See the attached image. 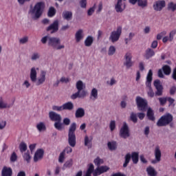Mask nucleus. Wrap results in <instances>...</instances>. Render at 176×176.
<instances>
[{
    "instance_id": "de8ad7c7",
    "label": "nucleus",
    "mask_w": 176,
    "mask_h": 176,
    "mask_svg": "<svg viewBox=\"0 0 176 176\" xmlns=\"http://www.w3.org/2000/svg\"><path fill=\"white\" fill-rule=\"evenodd\" d=\"M19 149L21 153L25 152V151H27V144L24 143V142H21L19 144Z\"/></svg>"
},
{
    "instance_id": "c03bdc74",
    "label": "nucleus",
    "mask_w": 176,
    "mask_h": 176,
    "mask_svg": "<svg viewBox=\"0 0 176 176\" xmlns=\"http://www.w3.org/2000/svg\"><path fill=\"white\" fill-rule=\"evenodd\" d=\"M162 71H164L165 75H170L171 74V67L168 65H164L162 67Z\"/></svg>"
},
{
    "instance_id": "f257e3e1",
    "label": "nucleus",
    "mask_w": 176,
    "mask_h": 176,
    "mask_svg": "<svg viewBox=\"0 0 176 176\" xmlns=\"http://www.w3.org/2000/svg\"><path fill=\"white\" fill-rule=\"evenodd\" d=\"M38 72H39V67H32L30 71V79L36 86H42L46 82L47 73L46 71L41 70L38 76Z\"/></svg>"
},
{
    "instance_id": "864d4df0",
    "label": "nucleus",
    "mask_w": 176,
    "mask_h": 176,
    "mask_svg": "<svg viewBox=\"0 0 176 176\" xmlns=\"http://www.w3.org/2000/svg\"><path fill=\"white\" fill-rule=\"evenodd\" d=\"M53 111H56L57 112H61L64 111L63 104L60 106L54 105L52 106Z\"/></svg>"
},
{
    "instance_id": "09e8293b",
    "label": "nucleus",
    "mask_w": 176,
    "mask_h": 176,
    "mask_svg": "<svg viewBox=\"0 0 176 176\" xmlns=\"http://www.w3.org/2000/svg\"><path fill=\"white\" fill-rule=\"evenodd\" d=\"M28 36H24L19 38V43L20 45H25V43H28Z\"/></svg>"
},
{
    "instance_id": "680f3d73",
    "label": "nucleus",
    "mask_w": 176,
    "mask_h": 176,
    "mask_svg": "<svg viewBox=\"0 0 176 176\" xmlns=\"http://www.w3.org/2000/svg\"><path fill=\"white\" fill-rule=\"evenodd\" d=\"M63 124L64 126H69L71 124V119L69 118H64L63 120Z\"/></svg>"
},
{
    "instance_id": "0e129e2a",
    "label": "nucleus",
    "mask_w": 176,
    "mask_h": 176,
    "mask_svg": "<svg viewBox=\"0 0 176 176\" xmlns=\"http://www.w3.org/2000/svg\"><path fill=\"white\" fill-rule=\"evenodd\" d=\"M17 160V154L16 153H12L10 156V162L14 163Z\"/></svg>"
},
{
    "instance_id": "2eb2a0df",
    "label": "nucleus",
    "mask_w": 176,
    "mask_h": 176,
    "mask_svg": "<svg viewBox=\"0 0 176 176\" xmlns=\"http://www.w3.org/2000/svg\"><path fill=\"white\" fill-rule=\"evenodd\" d=\"M45 154V151L42 148H38L36 151L34 155V162H39L43 159V155Z\"/></svg>"
},
{
    "instance_id": "4c0bfd02",
    "label": "nucleus",
    "mask_w": 176,
    "mask_h": 176,
    "mask_svg": "<svg viewBox=\"0 0 176 176\" xmlns=\"http://www.w3.org/2000/svg\"><path fill=\"white\" fill-rule=\"evenodd\" d=\"M107 146L110 151H115L118 148V144L115 141H111L107 143Z\"/></svg>"
},
{
    "instance_id": "338daca9",
    "label": "nucleus",
    "mask_w": 176,
    "mask_h": 176,
    "mask_svg": "<svg viewBox=\"0 0 176 176\" xmlns=\"http://www.w3.org/2000/svg\"><path fill=\"white\" fill-rule=\"evenodd\" d=\"M159 101L160 105H165L166 102H167V98H160Z\"/></svg>"
},
{
    "instance_id": "4d7b16f0",
    "label": "nucleus",
    "mask_w": 176,
    "mask_h": 176,
    "mask_svg": "<svg viewBox=\"0 0 176 176\" xmlns=\"http://www.w3.org/2000/svg\"><path fill=\"white\" fill-rule=\"evenodd\" d=\"M175 34H176L175 29H174L170 32V33H169L170 42H173V41H174V36H175Z\"/></svg>"
},
{
    "instance_id": "49530a36",
    "label": "nucleus",
    "mask_w": 176,
    "mask_h": 176,
    "mask_svg": "<svg viewBox=\"0 0 176 176\" xmlns=\"http://www.w3.org/2000/svg\"><path fill=\"white\" fill-rule=\"evenodd\" d=\"M22 87H24V89H30V87H31V82H30V80H25L22 83Z\"/></svg>"
},
{
    "instance_id": "603ef678",
    "label": "nucleus",
    "mask_w": 176,
    "mask_h": 176,
    "mask_svg": "<svg viewBox=\"0 0 176 176\" xmlns=\"http://www.w3.org/2000/svg\"><path fill=\"white\" fill-rule=\"evenodd\" d=\"M167 35V32L166 30H164L161 32L160 33L157 34V41H160L163 36H166Z\"/></svg>"
},
{
    "instance_id": "412c9836",
    "label": "nucleus",
    "mask_w": 176,
    "mask_h": 176,
    "mask_svg": "<svg viewBox=\"0 0 176 176\" xmlns=\"http://www.w3.org/2000/svg\"><path fill=\"white\" fill-rule=\"evenodd\" d=\"M83 38H85V31H83L82 29H79L76 32L75 34L76 42L79 43L80 41H82Z\"/></svg>"
},
{
    "instance_id": "e2e57ef3",
    "label": "nucleus",
    "mask_w": 176,
    "mask_h": 176,
    "mask_svg": "<svg viewBox=\"0 0 176 176\" xmlns=\"http://www.w3.org/2000/svg\"><path fill=\"white\" fill-rule=\"evenodd\" d=\"M80 6L82 9H86V7L87 6V0H80Z\"/></svg>"
},
{
    "instance_id": "7c9ffc66",
    "label": "nucleus",
    "mask_w": 176,
    "mask_h": 176,
    "mask_svg": "<svg viewBox=\"0 0 176 176\" xmlns=\"http://www.w3.org/2000/svg\"><path fill=\"white\" fill-rule=\"evenodd\" d=\"M153 56H155V51H153V50L147 49L146 50V52H145V54H144V58L146 60H149V58L153 57Z\"/></svg>"
},
{
    "instance_id": "a19ab883",
    "label": "nucleus",
    "mask_w": 176,
    "mask_h": 176,
    "mask_svg": "<svg viewBox=\"0 0 176 176\" xmlns=\"http://www.w3.org/2000/svg\"><path fill=\"white\" fill-rule=\"evenodd\" d=\"M137 113L132 112L130 114V117L129 119L130 120H131V122H133V123H137V122H138V118H137Z\"/></svg>"
},
{
    "instance_id": "20e7f679",
    "label": "nucleus",
    "mask_w": 176,
    "mask_h": 176,
    "mask_svg": "<svg viewBox=\"0 0 176 176\" xmlns=\"http://www.w3.org/2000/svg\"><path fill=\"white\" fill-rule=\"evenodd\" d=\"M153 76V72L151 69H150L146 76V91L148 97H155V92L153 89H152V79Z\"/></svg>"
},
{
    "instance_id": "ea45409f",
    "label": "nucleus",
    "mask_w": 176,
    "mask_h": 176,
    "mask_svg": "<svg viewBox=\"0 0 176 176\" xmlns=\"http://www.w3.org/2000/svg\"><path fill=\"white\" fill-rule=\"evenodd\" d=\"M76 130V123H72L69 129L68 135H75V131Z\"/></svg>"
},
{
    "instance_id": "bb28decb",
    "label": "nucleus",
    "mask_w": 176,
    "mask_h": 176,
    "mask_svg": "<svg viewBox=\"0 0 176 176\" xmlns=\"http://www.w3.org/2000/svg\"><path fill=\"white\" fill-rule=\"evenodd\" d=\"M36 128L37 129L39 133H42L46 131V124L43 122H40L36 124Z\"/></svg>"
},
{
    "instance_id": "c756f323",
    "label": "nucleus",
    "mask_w": 176,
    "mask_h": 176,
    "mask_svg": "<svg viewBox=\"0 0 176 176\" xmlns=\"http://www.w3.org/2000/svg\"><path fill=\"white\" fill-rule=\"evenodd\" d=\"M1 174L3 176H12V168L4 166L2 169Z\"/></svg>"
},
{
    "instance_id": "423d86ee",
    "label": "nucleus",
    "mask_w": 176,
    "mask_h": 176,
    "mask_svg": "<svg viewBox=\"0 0 176 176\" xmlns=\"http://www.w3.org/2000/svg\"><path fill=\"white\" fill-rule=\"evenodd\" d=\"M135 102L138 111L145 112L148 109V100L146 99L141 96H137L135 98Z\"/></svg>"
},
{
    "instance_id": "b1692460",
    "label": "nucleus",
    "mask_w": 176,
    "mask_h": 176,
    "mask_svg": "<svg viewBox=\"0 0 176 176\" xmlns=\"http://www.w3.org/2000/svg\"><path fill=\"white\" fill-rule=\"evenodd\" d=\"M86 96L87 95L85 91L79 92V91H77V92L72 95L71 98L72 100H76V98H85Z\"/></svg>"
},
{
    "instance_id": "39448f33",
    "label": "nucleus",
    "mask_w": 176,
    "mask_h": 176,
    "mask_svg": "<svg viewBox=\"0 0 176 176\" xmlns=\"http://www.w3.org/2000/svg\"><path fill=\"white\" fill-rule=\"evenodd\" d=\"M138 152H132L128 153L126 154L124 157V162L123 164V167H127L129 163H130V160L132 159L133 163L134 164H137L138 163Z\"/></svg>"
},
{
    "instance_id": "5701e85b",
    "label": "nucleus",
    "mask_w": 176,
    "mask_h": 176,
    "mask_svg": "<svg viewBox=\"0 0 176 176\" xmlns=\"http://www.w3.org/2000/svg\"><path fill=\"white\" fill-rule=\"evenodd\" d=\"M68 143L70 146L74 148V146L76 145V135H68Z\"/></svg>"
},
{
    "instance_id": "6e6552de",
    "label": "nucleus",
    "mask_w": 176,
    "mask_h": 176,
    "mask_svg": "<svg viewBox=\"0 0 176 176\" xmlns=\"http://www.w3.org/2000/svg\"><path fill=\"white\" fill-rule=\"evenodd\" d=\"M173 122V116L171 114H166L162 116L157 122L158 127H163V126H167Z\"/></svg>"
},
{
    "instance_id": "37998d69",
    "label": "nucleus",
    "mask_w": 176,
    "mask_h": 176,
    "mask_svg": "<svg viewBox=\"0 0 176 176\" xmlns=\"http://www.w3.org/2000/svg\"><path fill=\"white\" fill-rule=\"evenodd\" d=\"M51 38H52V36H48V35L45 36L41 38V43H43V45H45L46 43H48V45H49Z\"/></svg>"
},
{
    "instance_id": "ddd939ff",
    "label": "nucleus",
    "mask_w": 176,
    "mask_h": 176,
    "mask_svg": "<svg viewBox=\"0 0 176 176\" xmlns=\"http://www.w3.org/2000/svg\"><path fill=\"white\" fill-rule=\"evenodd\" d=\"M76 89L80 93L85 92V96H87V91H86V83L82 80H78L76 82Z\"/></svg>"
},
{
    "instance_id": "3c124183",
    "label": "nucleus",
    "mask_w": 176,
    "mask_h": 176,
    "mask_svg": "<svg viewBox=\"0 0 176 176\" xmlns=\"http://www.w3.org/2000/svg\"><path fill=\"white\" fill-rule=\"evenodd\" d=\"M110 131H114L116 129V121L111 120L109 124Z\"/></svg>"
},
{
    "instance_id": "79ce46f5",
    "label": "nucleus",
    "mask_w": 176,
    "mask_h": 176,
    "mask_svg": "<svg viewBox=\"0 0 176 176\" xmlns=\"http://www.w3.org/2000/svg\"><path fill=\"white\" fill-rule=\"evenodd\" d=\"M56 8L54 7H50L48 10V17H53L56 15Z\"/></svg>"
},
{
    "instance_id": "13d9d810",
    "label": "nucleus",
    "mask_w": 176,
    "mask_h": 176,
    "mask_svg": "<svg viewBox=\"0 0 176 176\" xmlns=\"http://www.w3.org/2000/svg\"><path fill=\"white\" fill-rule=\"evenodd\" d=\"M168 8L170 10H172V12H174V10H176V3L170 2L168 5Z\"/></svg>"
},
{
    "instance_id": "7ed1b4c3",
    "label": "nucleus",
    "mask_w": 176,
    "mask_h": 176,
    "mask_svg": "<svg viewBox=\"0 0 176 176\" xmlns=\"http://www.w3.org/2000/svg\"><path fill=\"white\" fill-rule=\"evenodd\" d=\"M107 171H109L108 166H101L94 169V165L89 164L85 176H91V174H93L94 176H98L101 175V174H104V173H107Z\"/></svg>"
},
{
    "instance_id": "774afa93",
    "label": "nucleus",
    "mask_w": 176,
    "mask_h": 176,
    "mask_svg": "<svg viewBox=\"0 0 176 176\" xmlns=\"http://www.w3.org/2000/svg\"><path fill=\"white\" fill-rule=\"evenodd\" d=\"M63 152H65V153H72V148L69 146H67Z\"/></svg>"
},
{
    "instance_id": "69168bd1",
    "label": "nucleus",
    "mask_w": 176,
    "mask_h": 176,
    "mask_svg": "<svg viewBox=\"0 0 176 176\" xmlns=\"http://www.w3.org/2000/svg\"><path fill=\"white\" fill-rule=\"evenodd\" d=\"M6 124H8L6 120L0 121V130H3L6 127Z\"/></svg>"
},
{
    "instance_id": "6e6d98bb",
    "label": "nucleus",
    "mask_w": 176,
    "mask_h": 176,
    "mask_svg": "<svg viewBox=\"0 0 176 176\" xmlns=\"http://www.w3.org/2000/svg\"><path fill=\"white\" fill-rule=\"evenodd\" d=\"M116 83H117L116 79H115L114 78H111L110 80L107 81V85L108 86H113L116 85Z\"/></svg>"
},
{
    "instance_id": "1a4fd4ad",
    "label": "nucleus",
    "mask_w": 176,
    "mask_h": 176,
    "mask_svg": "<svg viewBox=\"0 0 176 176\" xmlns=\"http://www.w3.org/2000/svg\"><path fill=\"white\" fill-rule=\"evenodd\" d=\"M119 135L121 138H124V140L130 137V128H129V124L126 122H123L120 129Z\"/></svg>"
},
{
    "instance_id": "e433bc0d",
    "label": "nucleus",
    "mask_w": 176,
    "mask_h": 176,
    "mask_svg": "<svg viewBox=\"0 0 176 176\" xmlns=\"http://www.w3.org/2000/svg\"><path fill=\"white\" fill-rule=\"evenodd\" d=\"M74 166V160L69 159L67 160L63 164V168L65 170V168H71V167Z\"/></svg>"
},
{
    "instance_id": "a878e982",
    "label": "nucleus",
    "mask_w": 176,
    "mask_h": 176,
    "mask_svg": "<svg viewBox=\"0 0 176 176\" xmlns=\"http://www.w3.org/2000/svg\"><path fill=\"white\" fill-rule=\"evenodd\" d=\"M83 116H85V109L83 108L77 109L75 113V117L77 119H80L81 118H83Z\"/></svg>"
},
{
    "instance_id": "58836bf2",
    "label": "nucleus",
    "mask_w": 176,
    "mask_h": 176,
    "mask_svg": "<svg viewBox=\"0 0 176 176\" xmlns=\"http://www.w3.org/2000/svg\"><path fill=\"white\" fill-rule=\"evenodd\" d=\"M116 53V47L115 45H111L107 51L108 56H114Z\"/></svg>"
},
{
    "instance_id": "8fccbe9b",
    "label": "nucleus",
    "mask_w": 176,
    "mask_h": 176,
    "mask_svg": "<svg viewBox=\"0 0 176 176\" xmlns=\"http://www.w3.org/2000/svg\"><path fill=\"white\" fill-rule=\"evenodd\" d=\"M94 163L96 166H101V164H104V160L98 157L94 160Z\"/></svg>"
},
{
    "instance_id": "f704fd0d",
    "label": "nucleus",
    "mask_w": 176,
    "mask_h": 176,
    "mask_svg": "<svg viewBox=\"0 0 176 176\" xmlns=\"http://www.w3.org/2000/svg\"><path fill=\"white\" fill-rule=\"evenodd\" d=\"M93 42H94V38L91 36H89L85 40V45L87 47H90L93 45Z\"/></svg>"
},
{
    "instance_id": "9d476101",
    "label": "nucleus",
    "mask_w": 176,
    "mask_h": 176,
    "mask_svg": "<svg viewBox=\"0 0 176 176\" xmlns=\"http://www.w3.org/2000/svg\"><path fill=\"white\" fill-rule=\"evenodd\" d=\"M120 35H122V28L118 27L116 30H113L111 33L109 39L110 42H112V43H115V42H118V41H119Z\"/></svg>"
},
{
    "instance_id": "f3484780",
    "label": "nucleus",
    "mask_w": 176,
    "mask_h": 176,
    "mask_svg": "<svg viewBox=\"0 0 176 176\" xmlns=\"http://www.w3.org/2000/svg\"><path fill=\"white\" fill-rule=\"evenodd\" d=\"M153 85L157 89L156 95L162 96L163 94V85H162V82L159 80H155L153 82Z\"/></svg>"
},
{
    "instance_id": "2f4dec72",
    "label": "nucleus",
    "mask_w": 176,
    "mask_h": 176,
    "mask_svg": "<svg viewBox=\"0 0 176 176\" xmlns=\"http://www.w3.org/2000/svg\"><path fill=\"white\" fill-rule=\"evenodd\" d=\"M147 174L149 176H157V171L155 169V168L152 166H148L146 168Z\"/></svg>"
},
{
    "instance_id": "f03ea898",
    "label": "nucleus",
    "mask_w": 176,
    "mask_h": 176,
    "mask_svg": "<svg viewBox=\"0 0 176 176\" xmlns=\"http://www.w3.org/2000/svg\"><path fill=\"white\" fill-rule=\"evenodd\" d=\"M45 5L43 1L36 3L34 6H30L28 11V16L32 20H38L41 19L43 11L45 10Z\"/></svg>"
},
{
    "instance_id": "0eeeda50",
    "label": "nucleus",
    "mask_w": 176,
    "mask_h": 176,
    "mask_svg": "<svg viewBox=\"0 0 176 176\" xmlns=\"http://www.w3.org/2000/svg\"><path fill=\"white\" fill-rule=\"evenodd\" d=\"M48 45L54 47V49H56V50H61L63 49H65V45L61 44V40L60 39V38L52 36L50 39V43Z\"/></svg>"
},
{
    "instance_id": "aec40b11",
    "label": "nucleus",
    "mask_w": 176,
    "mask_h": 176,
    "mask_svg": "<svg viewBox=\"0 0 176 176\" xmlns=\"http://www.w3.org/2000/svg\"><path fill=\"white\" fill-rule=\"evenodd\" d=\"M89 98L91 101L98 100V89L96 87H92L90 91Z\"/></svg>"
},
{
    "instance_id": "a18cd8bd",
    "label": "nucleus",
    "mask_w": 176,
    "mask_h": 176,
    "mask_svg": "<svg viewBox=\"0 0 176 176\" xmlns=\"http://www.w3.org/2000/svg\"><path fill=\"white\" fill-rule=\"evenodd\" d=\"M138 5L140 8H146L148 1H146V0H138Z\"/></svg>"
},
{
    "instance_id": "72a5a7b5",
    "label": "nucleus",
    "mask_w": 176,
    "mask_h": 176,
    "mask_svg": "<svg viewBox=\"0 0 176 176\" xmlns=\"http://www.w3.org/2000/svg\"><path fill=\"white\" fill-rule=\"evenodd\" d=\"M147 118L149 120H152L153 122L155 121V113L151 107L147 109Z\"/></svg>"
},
{
    "instance_id": "c9c22d12",
    "label": "nucleus",
    "mask_w": 176,
    "mask_h": 176,
    "mask_svg": "<svg viewBox=\"0 0 176 176\" xmlns=\"http://www.w3.org/2000/svg\"><path fill=\"white\" fill-rule=\"evenodd\" d=\"M23 157L25 162L27 163H30L31 162L32 156H31V153L30 151H27L23 154Z\"/></svg>"
},
{
    "instance_id": "6ab92c4d",
    "label": "nucleus",
    "mask_w": 176,
    "mask_h": 176,
    "mask_svg": "<svg viewBox=\"0 0 176 176\" xmlns=\"http://www.w3.org/2000/svg\"><path fill=\"white\" fill-rule=\"evenodd\" d=\"M13 107V103H9L4 98H0V109H9Z\"/></svg>"
},
{
    "instance_id": "5fc2aeb1",
    "label": "nucleus",
    "mask_w": 176,
    "mask_h": 176,
    "mask_svg": "<svg viewBox=\"0 0 176 176\" xmlns=\"http://www.w3.org/2000/svg\"><path fill=\"white\" fill-rule=\"evenodd\" d=\"M41 58V54L39 53H34L31 56V60L32 61H36V60H39Z\"/></svg>"
},
{
    "instance_id": "4468645a",
    "label": "nucleus",
    "mask_w": 176,
    "mask_h": 176,
    "mask_svg": "<svg viewBox=\"0 0 176 176\" xmlns=\"http://www.w3.org/2000/svg\"><path fill=\"white\" fill-rule=\"evenodd\" d=\"M126 9V0H117V3L115 6L116 12L120 13Z\"/></svg>"
},
{
    "instance_id": "c85d7f7f",
    "label": "nucleus",
    "mask_w": 176,
    "mask_h": 176,
    "mask_svg": "<svg viewBox=\"0 0 176 176\" xmlns=\"http://www.w3.org/2000/svg\"><path fill=\"white\" fill-rule=\"evenodd\" d=\"M63 18L67 21L72 20V12L71 11H64L62 14Z\"/></svg>"
},
{
    "instance_id": "052dcab7",
    "label": "nucleus",
    "mask_w": 176,
    "mask_h": 176,
    "mask_svg": "<svg viewBox=\"0 0 176 176\" xmlns=\"http://www.w3.org/2000/svg\"><path fill=\"white\" fill-rule=\"evenodd\" d=\"M64 160H65V153L63 152L60 153L58 162L59 163H64Z\"/></svg>"
},
{
    "instance_id": "dca6fc26",
    "label": "nucleus",
    "mask_w": 176,
    "mask_h": 176,
    "mask_svg": "<svg viewBox=\"0 0 176 176\" xmlns=\"http://www.w3.org/2000/svg\"><path fill=\"white\" fill-rule=\"evenodd\" d=\"M46 30L48 32H50L51 34H54V32H57V31H58V21H54L52 24L47 28Z\"/></svg>"
},
{
    "instance_id": "9b49d317",
    "label": "nucleus",
    "mask_w": 176,
    "mask_h": 176,
    "mask_svg": "<svg viewBox=\"0 0 176 176\" xmlns=\"http://www.w3.org/2000/svg\"><path fill=\"white\" fill-rule=\"evenodd\" d=\"M155 160H151L152 164H157L162 160V150L159 146H155L154 150Z\"/></svg>"
},
{
    "instance_id": "cd10ccee",
    "label": "nucleus",
    "mask_w": 176,
    "mask_h": 176,
    "mask_svg": "<svg viewBox=\"0 0 176 176\" xmlns=\"http://www.w3.org/2000/svg\"><path fill=\"white\" fill-rule=\"evenodd\" d=\"M54 126L56 130H58V131H63V130H65V126H64V124L61 123V121L55 122Z\"/></svg>"
},
{
    "instance_id": "473e14b6",
    "label": "nucleus",
    "mask_w": 176,
    "mask_h": 176,
    "mask_svg": "<svg viewBox=\"0 0 176 176\" xmlns=\"http://www.w3.org/2000/svg\"><path fill=\"white\" fill-rule=\"evenodd\" d=\"M63 111H72L74 109V103L67 102L63 104Z\"/></svg>"
},
{
    "instance_id": "a211bd4d",
    "label": "nucleus",
    "mask_w": 176,
    "mask_h": 176,
    "mask_svg": "<svg viewBox=\"0 0 176 176\" xmlns=\"http://www.w3.org/2000/svg\"><path fill=\"white\" fill-rule=\"evenodd\" d=\"M132 57L133 56H131V53L130 52H127L125 54L124 56L125 60L124 62V65H125L126 68H130L131 67H133V62L131 61Z\"/></svg>"
},
{
    "instance_id": "4be33fe9",
    "label": "nucleus",
    "mask_w": 176,
    "mask_h": 176,
    "mask_svg": "<svg viewBox=\"0 0 176 176\" xmlns=\"http://www.w3.org/2000/svg\"><path fill=\"white\" fill-rule=\"evenodd\" d=\"M49 118L51 120H53L54 122H61V115L54 112V111H50L49 113Z\"/></svg>"
},
{
    "instance_id": "f8f14e48",
    "label": "nucleus",
    "mask_w": 176,
    "mask_h": 176,
    "mask_svg": "<svg viewBox=\"0 0 176 176\" xmlns=\"http://www.w3.org/2000/svg\"><path fill=\"white\" fill-rule=\"evenodd\" d=\"M153 8L155 12H162L166 8V1L164 0H157L153 3Z\"/></svg>"
},
{
    "instance_id": "bf43d9fd",
    "label": "nucleus",
    "mask_w": 176,
    "mask_h": 176,
    "mask_svg": "<svg viewBox=\"0 0 176 176\" xmlns=\"http://www.w3.org/2000/svg\"><path fill=\"white\" fill-rule=\"evenodd\" d=\"M94 12H96V6H94L93 7H91L87 10V16H93V14H94Z\"/></svg>"
},
{
    "instance_id": "393cba45",
    "label": "nucleus",
    "mask_w": 176,
    "mask_h": 176,
    "mask_svg": "<svg viewBox=\"0 0 176 176\" xmlns=\"http://www.w3.org/2000/svg\"><path fill=\"white\" fill-rule=\"evenodd\" d=\"M85 146H87V148H91V142L93 141V136L91 135H85Z\"/></svg>"
}]
</instances>
